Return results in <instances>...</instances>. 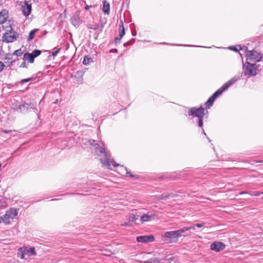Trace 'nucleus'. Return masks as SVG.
<instances>
[{
	"label": "nucleus",
	"mask_w": 263,
	"mask_h": 263,
	"mask_svg": "<svg viewBox=\"0 0 263 263\" xmlns=\"http://www.w3.org/2000/svg\"><path fill=\"white\" fill-rule=\"evenodd\" d=\"M88 143L90 145L94 146L95 153L100 157V160L104 166L110 168L111 163L114 167L119 165L115 161L111 162L110 160V154L105 149L102 142L99 143L96 140L90 139L88 140Z\"/></svg>",
	"instance_id": "f257e3e1"
},
{
	"label": "nucleus",
	"mask_w": 263,
	"mask_h": 263,
	"mask_svg": "<svg viewBox=\"0 0 263 263\" xmlns=\"http://www.w3.org/2000/svg\"><path fill=\"white\" fill-rule=\"evenodd\" d=\"M240 79L239 76H235L225 83L220 88L217 89L212 96L215 100L219 97L222 93L227 90L231 85L235 84L238 80Z\"/></svg>",
	"instance_id": "f03ea898"
},
{
	"label": "nucleus",
	"mask_w": 263,
	"mask_h": 263,
	"mask_svg": "<svg viewBox=\"0 0 263 263\" xmlns=\"http://www.w3.org/2000/svg\"><path fill=\"white\" fill-rule=\"evenodd\" d=\"M243 72L242 75L250 78L255 76L257 74L258 68L256 64H251L248 62H246L242 66Z\"/></svg>",
	"instance_id": "7ed1b4c3"
},
{
	"label": "nucleus",
	"mask_w": 263,
	"mask_h": 263,
	"mask_svg": "<svg viewBox=\"0 0 263 263\" xmlns=\"http://www.w3.org/2000/svg\"><path fill=\"white\" fill-rule=\"evenodd\" d=\"M18 37V33L14 31L11 27L10 26L9 30H7L4 34L2 41L6 43H10L16 41Z\"/></svg>",
	"instance_id": "20e7f679"
},
{
	"label": "nucleus",
	"mask_w": 263,
	"mask_h": 263,
	"mask_svg": "<svg viewBox=\"0 0 263 263\" xmlns=\"http://www.w3.org/2000/svg\"><path fill=\"white\" fill-rule=\"evenodd\" d=\"M185 237L186 235H178L176 231L166 232L163 235L165 241L169 243H176L180 237Z\"/></svg>",
	"instance_id": "39448f33"
},
{
	"label": "nucleus",
	"mask_w": 263,
	"mask_h": 263,
	"mask_svg": "<svg viewBox=\"0 0 263 263\" xmlns=\"http://www.w3.org/2000/svg\"><path fill=\"white\" fill-rule=\"evenodd\" d=\"M246 49L247 60H250L254 62L263 61V56L260 53L254 50H248L247 47H246Z\"/></svg>",
	"instance_id": "423d86ee"
},
{
	"label": "nucleus",
	"mask_w": 263,
	"mask_h": 263,
	"mask_svg": "<svg viewBox=\"0 0 263 263\" xmlns=\"http://www.w3.org/2000/svg\"><path fill=\"white\" fill-rule=\"evenodd\" d=\"M18 214V211L16 209L14 208H11L7 210L3 216L4 219V223L5 224L10 223V219H14L16 218Z\"/></svg>",
	"instance_id": "0eeeda50"
},
{
	"label": "nucleus",
	"mask_w": 263,
	"mask_h": 263,
	"mask_svg": "<svg viewBox=\"0 0 263 263\" xmlns=\"http://www.w3.org/2000/svg\"><path fill=\"white\" fill-rule=\"evenodd\" d=\"M205 109L202 106L199 107H191L189 109L188 115L192 117H199L201 116H204Z\"/></svg>",
	"instance_id": "6e6552de"
},
{
	"label": "nucleus",
	"mask_w": 263,
	"mask_h": 263,
	"mask_svg": "<svg viewBox=\"0 0 263 263\" xmlns=\"http://www.w3.org/2000/svg\"><path fill=\"white\" fill-rule=\"evenodd\" d=\"M18 109L20 110L21 112L25 113L28 111H30L32 110L36 114L37 117H39V115L37 113V109L34 107V105L32 103H27L26 102H23L21 104L19 105Z\"/></svg>",
	"instance_id": "1a4fd4ad"
},
{
	"label": "nucleus",
	"mask_w": 263,
	"mask_h": 263,
	"mask_svg": "<svg viewBox=\"0 0 263 263\" xmlns=\"http://www.w3.org/2000/svg\"><path fill=\"white\" fill-rule=\"evenodd\" d=\"M21 10L24 16L28 17L32 11V5L30 2L25 1L24 2V5L21 7Z\"/></svg>",
	"instance_id": "9d476101"
},
{
	"label": "nucleus",
	"mask_w": 263,
	"mask_h": 263,
	"mask_svg": "<svg viewBox=\"0 0 263 263\" xmlns=\"http://www.w3.org/2000/svg\"><path fill=\"white\" fill-rule=\"evenodd\" d=\"M17 256L22 259H27L30 255L28 254L27 247H23L18 249Z\"/></svg>",
	"instance_id": "9b49d317"
},
{
	"label": "nucleus",
	"mask_w": 263,
	"mask_h": 263,
	"mask_svg": "<svg viewBox=\"0 0 263 263\" xmlns=\"http://www.w3.org/2000/svg\"><path fill=\"white\" fill-rule=\"evenodd\" d=\"M136 240L138 242L147 243L153 242L155 240V237L153 235H141L136 237Z\"/></svg>",
	"instance_id": "f8f14e48"
},
{
	"label": "nucleus",
	"mask_w": 263,
	"mask_h": 263,
	"mask_svg": "<svg viewBox=\"0 0 263 263\" xmlns=\"http://www.w3.org/2000/svg\"><path fill=\"white\" fill-rule=\"evenodd\" d=\"M226 247V245L223 242L220 241H214L211 245V249L216 252H220L223 250Z\"/></svg>",
	"instance_id": "ddd939ff"
},
{
	"label": "nucleus",
	"mask_w": 263,
	"mask_h": 263,
	"mask_svg": "<svg viewBox=\"0 0 263 263\" xmlns=\"http://www.w3.org/2000/svg\"><path fill=\"white\" fill-rule=\"evenodd\" d=\"M155 216V214H149V213L144 214L140 217L141 222L144 223L149 221L152 218H154Z\"/></svg>",
	"instance_id": "4468645a"
},
{
	"label": "nucleus",
	"mask_w": 263,
	"mask_h": 263,
	"mask_svg": "<svg viewBox=\"0 0 263 263\" xmlns=\"http://www.w3.org/2000/svg\"><path fill=\"white\" fill-rule=\"evenodd\" d=\"M8 18V11L6 9H3L0 12V25H2Z\"/></svg>",
	"instance_id": "2eb2a0df"
},
{
	"label": "nucleus",
	"mask_w": 263,
	"mask_h": 263,
	"mask_svg": "<svg viewBox=\"0 0 263 263\" xmlns=\"http://www.w3.org/2000/svg\"><path fill=\"white\" fill-rule=\"evenodd\" d=\"M71 24L75 27H78L81 24V21L78 15H74L71 18Z\"/></svg>",
	"instance_id": "dca6fc26"
},
{
	"label": "nucleus",
	"mask_w": 263,
	"mask_h": 263,
	"mask_svg": "<svg viewBox=\"0 0 263 263\" xmlns=\"http://www.w3.org/2000/svg\"><path fill=\"white\" fill-rule=\"evenodd\" d=\"M34 58L31 53L26 52L24 54L23 60H27L29 63H33L34 61Z\"/></svg>",
	"instance_id": "f3484780"
},
{
	"label": "nucleus",
	"mask_w": 263,
	"mask_h": 263,
	"mask_svg": "<svg viewBox=\"0 0 263 263\" xmlns=\"http://www.w3.org/2000/svg\"><path fill=\"white\" fill-rule=\"evenodd\" d=\"M84 72L82 70H79L77 72L74 77L77 79V82L78 83H82L83 82V77Z\"/></svg>",
	"instance_id": "a211bd4d"
},
{
	"label": "nucleus",
	"mask_w": 263,
	"mask_h": 263,
	"mask_svg": "<svg viewBox=\"0 0 263 263\" xmlns=\"http://www.w3.org/2000/svg\"><path fill=\"white\" fill-rule=\"evenodd\" d=\"M102 11L106 14H109L110 13V5L105 1L103 2Z\"/></svg>",
	"instance_id": "6ab92c4d"
},
{
	"label": "nucleus",
	"mask_w": 263,
	"mask_h": 263,
	"mask_svg": "<svg viewBox=\"0 0 263 263\" xmlns=\"http://www.w3.org/2000/svg\"><path fill=\"white\" fill-rule=\"evenodd\" d=\"M176 195L174 193H170V194H166V193H163L158 197V199L161 200H166L170 197H176Z\"/></svg>",
	"instance_id": "aec40b11"
},
{
	"label": "nucleus",
	"mask_w": 263,
	"mask_h": 263,
	"mask_svg": "<svg viewBox=\"0 0 263 263\" xmlns=\"http://www.w3.org/2000/svg\"><path fill=\"white\" fill-rule=\"evenodd\" d=\"M215 101V99L213 98V97L211 96L205 103V107L209 109L211 106L213 105Z\"/></svg>",
	"instance_id": "412c9836"
},
{
	"label": "nucleus",
	"mask_w": 263,
	"mask_h": 263,
	"mask_svg": "<svg viewBox=\"0 0 263 263\" xmlns=\"http://www.w3.org/2000/svg\"><path fill=\"white\" fill-rule=\"evenodd\" d=\"M39 30V29H34L31 30L29 33V35L28 36L27 40L30 41L32 40L35 36L36 33Z\"/></svg>",
	"instance_id": "4be33fe9"
},
{
	"label": "nucleus",
	"mask_w": 263,
	"mask_h": 263,
	"mask_svg": "<svg viewBox=\"0 0 263 263\" xmlns=\"http://www.w3.org/2000/svg\"><path fill=\"white\" fill-rule=\"evenodd\" d=\"M128 220L129 223L132 224L133 223H135L138 220V218L136 217L134 214H131L129 215Z\"/></svg>",
	"instance_id": "5701e85b"
},
{
	"label": "nucleus",
	"mask_w": 263,
	"mask_h": 263,
	"mask_svg": "<svg viewBox=\"0 0 263 263\" xmlns=\"http://www.w3.org/2000/svg\"><path fill=\"white\" fill-rule=\"evenodd\" d=\"M125 170L126 171V176L131 177V178H135L136 179H139L140 177L139 175H133L130 171H128L127 168L126 167H125Z\"/></svg>",
	"instance_id": "b1692460"
},
{
	"label": "nucleus",
	"mask_w": 263,
	"mask_h": 263,
	"mask_svg": "<svg viewBox=\"0 0 263 263\" xmlns=\"http://www.w3.org/2000/svg\"><path fill=\"white\" fill-rule=\"evenodd\" d=\"M229 49L235 52L239 51L242 49L241 46L240 45H236L234 46H231L229 47Z\"/></svg>",
	"instance_id": "393cba45"
},
{
	"label": "nucleus",
	"mask_w": 263,
	"mask_h": 263,
	"mask_svg": "<svg viewBox=\"0 0 263 263\" xmlns=\"http://www.w3.org/2000/svg\"><path fill=\"white\" fill-rule=\"evenodd\" d=\"M204 116H201L197 118V125L200 128H202L203 125V119Z\"/></svg>",
	"instance_id": "a878e982"
},
{
	"label": "nucleus",
	"mask_w": 263,
	"mask_h": 263,
	"mask_svg": "<svg viewBox=\"0 0 263 263\" xmlns=\"http://www.w3.org/2000/svg\"><path fill=\"white\" fill-rule=\"evenodd\" d=\"M189 231L188 227H184L181 229L176 230L178 235H182L181 233H184L185 232Z\"/></svg>",
	"instance_id": "bb28decb"
},
{
	"label": "nucleus",
	"mask_w": 263,
	"mask_h": 263,
	"mask_svg": "<svg viewBox=\"0 0 263 263\" xmlns=\"http://www.w3.org/2000/svg\"><path fill=\"white\" fill-rule=\"evenodd\" d=\"M27 250H28V254H29L30 256L36 255V252H35L34 247H29V248L27 247Z\"/></svg>",
	"instance_id": "cd10ccee"
},
{
	"label": "nucleus",
	"mask_w": 263,
	"mask_h": 263,
	"mask_svg": "<svg viewBox=\"0 0 263 263\" xmlns=\"http://www.w3.org/2000/svg\"><path fill=\"white\" fill-rule=\"evenodd\" d=\"M92 61V60L91 58H89L87 56H85L84 58L82 63L84 65H87Z\"/></svg>",
	"instance_id": "c85d7f7f"
},
{
	"label": "nucleus",
	"mask_w": 263,
	"mask_h": 263,
	"mask_svg": "<svg viewBox=\"0 0 263 263\" xmlns=\"http://www.w3.org/2000/svg\"><path fill=\"white\" fill-rule=\"evenodd\" d=\"M42 51L39 49H35L31 53L32 54V55L34 57V58L37 57L39 56Z\"/></svg>",
	"instance_id": "c756f323"
},
{
	"label": "nucleus",
	"mask_w": 263,
	"mask_h": 263,
	"mask_svg": "<svg viewBox=\"0 0 263 263\" xmlns=\"http://www.w3.org/2000/svg\"><path fill=\"white\" fill-rule=\"evenodd\" d=\"M135 41H136V39L135 38H133L132 39H130L129 41H128V42L124 43L123 44V46H124V47H126L129 45H131L135 43Z\"/></svg>",
	"instance_id": "7c9ffc66"
},
{
	"label": "nucleus",
	"mask_w": 263,
	"mask_h": 263,
	"mask_svg": "<svg viewBox=\"0 0 263 263\" xmlns=\"http://www.w3.org/2000/svg\"><path fill=\"white\" fill-rule=\"evenodd\" d=\"M107 22V20L105 18L102 19L101 24H100V30L102 31L103 29L104 28L105 25Z\"/></svg>",
	"instance_id": "2f4dec72"
},
{
	"label": "nucleus",
	"mask_w": 263,
	"mask_h": 263,
	"mask_svg": "<svg viewBox=\"0 0 263 263\" xmlns=\"http://www.w3.org/2000/svg\"><path fill=\"white\" fill-rule=\"evenodd\" d=\"M54 49L55 50L52 53V56L54 58L55 57L57 54L60 52L61 48H54Z\"/></svg>",
	"instance_id": "473e14b6"
},
{
	"label": "nucleus",
	"mask_w": 263,
	"mask_h": 263,
	"mask_svg": "<svg viewBox=\"0 0 263 263\" xmlns=\"http://www.w3.org/2000/svg\"><path fill=\"white\" fill-rule=\"evenodd\" d=\"M33 80H34V78H32V77L27 78V79H22L20 81V83L22 84H23L25 83L28 82H30V81H32Z\"/></svg>",
	"instance_id": "72a5a7b5"
},
{
	"label": "nucleus",
	"mask_w": 263,
	"mask_h": 263,
	"mask_svg": "<svg viewBox=\"0 0 263 263\" xmlns=\"http://www.w3.org/2000/svg\"><path fill=\"white\" fill-rule=\"evenodd\" d=\"M23 54V52L21 49L16 50L13 53V55H16L17 57L21 56Z\"/></svg>",
	"instance_id": "f704fd0d"
},
{
	"label": "nucleus",
	"mask_w": 263,
	"mask_h": 263,
	"mask_svg": "<svg viewBox=\"0 0 263 263\" xmlns=\"http://www.w3.org/2000/svg\"><path fill=\"white\" fill-rule=\"evenodd\" d=\"M123 36H121L120 35H118V36L115 38L114 42L116 44H119Z\"/></svg>",
	"instance_id": "c9c22d12"
},
{
	"label": "nucleus",
	"mask_w": 263,
	"mask_h": 263,
	"mask_svg": "<svg viewBox=\"0 0 263 263\" xmlns=\"http://www.w3.org/2000/svg\"><path fill=\"white\" fill-rule=\"evenodd\" d=\"M144 263H160L159 261L156 259H151L148 261H146L144 262Z\"/></svg>",
	"instance_id": "e433bc0d"
},
{
	"label": "nucleus",
	"mask_w": 263,
	"mask_h": 263,
	"mask_svg": "<svg viewBox=\"0 0 263 263\" xmlns=\"http://www.w3.org/2000/svg\"><path fill=\"white\" fill-rule=\"evenodd\" d=\"M119 35H120L121 36H124V35H125V28H119Z\"/></svg>",
	"instance_id": "4c0bfd02"
},
{
	"label": "nucleus",
	"mask_w": 263,
	"mask_h": 263,
	"mask_svg": "<svg viewBox=\"0 0 263 263\" xmlns=\"http://www.w3.org/2000/svg\"><path fill=\"white\" fill-rule=\"evenodd\" d=\"M172 45L179 46L197 47V46H194V45H186V44H172ZM200 47L206 48V47H204V46H200Z\"/></svg>",
	"instance_id": "58836bf2"
},
{
	"label": "nucleus",
	"mask_w": 263,
	"mask_h": 263,
	"mask_svg": "<svg viewBox=\"0 0 263 263\" xmlns=\"http://www.w3.org/2000/svg\"><path fill=\"white\" fill-rule=\"evenodd\" d=\"M13 56V53H7L5 56V59L7 60H11L12 59Z\"/></svg>",
	"instance_id": "ea45409f"
},
{
	"label": "nucleus",
	"mask_w": 263,
	"mask_h": 263,
	"mask_svg": "<svg viewBox=\"0 0 263 263\" xmlns=\"http://www.w3.org/2000/svg\"><path fill=\"white\" fill-rule=\"evenodd\" d=\"M122 226L124 227H131L132 223H130L129 221L128 222H125L121 224Z\"/></svg>",
	"instance_id": "a19ab883"
},
{
	"label": "nucleus",
	"mask_w": 263,
	"mask_h": 263,
	"mask_svg": "<svg viewBox=\"0 0 263 263\" xmlns=\"http://www.w3.org/2000/svg\"><path fill=\"white\" fill-rule=\"evenodd\" d=\"M100 28V24H96L93 25V30H97L98 29Z\"/></svg>",
	"instance_id": "79ce46f5"
},
{
	"label": "nucleus",
	"mask_w": 263,
	"mask_h": 263,
	"mask_svg": "<svg viewBox=\"0 0 263 263\" xmlns=\"http://www.w3.org/2000/svg\"><path fill=\"white\" fill-rule=\"evenodd\" d=\"M124 28V24H123V21L122 20H120L119 28Z\"/></svg>",
	"instance_id": "37998d69"
},
{
	"label": "nucleus",
	"mask_w": 263,
	"mask_h": 263,
	"mask_svg": "<svg viewBox=\"0 0 263 263\" xmlns=\"http://www.w3.org/2000/svg\"><path fill=\"white\" fill-rule=\"evenodd\" d=\"M20 67H21V68H26V67H27V64H26L25 61H24L23 62H22L21 63V64L20 65Z\"/></svg>",
	"instance_id": "c03bdc74"
},
{
	"label": "nucleus",
	"mask_w": 263,
	"mask_h": 263,
	"mask_svg": "<svg viewBox=\"0 0 263 263\" xmlns=\"http://www.w3.org/2000/svg\"><path fill=\"white\" fill-rule=\"evenodd\" d=\"M4 66L5 65L4 63L0 61V72H1L3 70Z\"/></svg>",
	"instance_id": "a18cd8bd"
},
{
	"label": "nucleus",
	"mask_w": 263,
	"mask_h": 263,
	"mask_svg": "<svg viewBox=\"0 0 263 263\" xmlns=\"http://www.w3.org/2000/svg\"><path fill=\"white\" fill-rule=\"evenodd\" d=\"M195 226H196V227L200 228H202L204 226V223H196V224H195Z\"/></svg>",
	"instance_id": "49530a36"
},
{
	"label": "nucleus",
	"mask_w": 263,
	"mask_h": 263,
	"mask_svg": "<svg viewBox=\"0 0 263 263\" xmlns=\"http://www.w3.org/2000/svg\"><path fill=\"white\" fill-rule=\"evenodd\" d=\"M201 130H202V133L206 137V138L208 139L209 141L210 142L211 140H210V139L208 137L206 134H205L203 128V127L201 128Z\"/></svg>",
	"instance_id": "de8ad7c7"
},
{
	"label": "nucleus",
	"mask_w": 263,
	"mask_h": 263,
	"mask_svg": "<svg viewBox=\"0 0 263 263\" xmlns=\"http://www.w3.org/2000/svg\"><path fill=\"white\" fill-rule=\"evenodd\" d=\"M2 132L5 134H10L12 132L11 130L2 129Z\"/></svg>",
	"instance_id": "09e8293b"
},
{
	"label": "nucleus",
	"mask_w": 263,
	"mask_h": 263,
	"mask_svg": "<svg viewBox=\"0 0 263 263\" xmlns=\"http://www.w3.org/2000/svg\"><path fill=\"white\" fill-rule=\"evenodd\" d=\"M109 52H110V53H117L118 52V50L116 48L111 49L109 50Z\"/></svg>",
	"instance_id": "8fccbe9b"
},
{
	"label": "nucleus",
	"mask_w": 263,
	"mask_h": 263,
	"mask_svg": "<svg viewBox=\"0 0 263 263\" xmlns=\"http://www.w3.org/2000/svg\"><path fill=\"white\" fill-rule=\"evenodd\" d=\"M93 7V6L92 5L89 6V5H86L84 8H85V10H88L90 8H92Z\"/></svg>",
	"instance_id": "3c124183"
},
{
	"label": "nucleus",
	"mask_w": 263,
	"mask_h": 263,
	"mask_svg": "<svg viewBox=\"0 0 263 263\" xmlns=\"http://www.w3.org/2000/svg\"><path fill=\"white\" fill-rule=\"evenodd\" d=\"M195 228H196L195 224H194V225H193V226H192L188 227L189 230H195Z\"/></svg>",
	"instance_id": "603ef678"
},
{
	"label": "nucleus",
	"mask_w": 263,
	"mask_h": 263,
	"mask_svg": "<svg viewBox=\"0 0 263 263\" xmlns=\"http://www.w3.org/2000/svg\"><path fill=\"white\" fill-rule=\"evenodd\" d=\"M87 27L89 29H93V25H91V24H88L87 25Z\"/></svg>",
	"instance_id": "864d4df0"
},
{
	"label": "nucleus",
	"mask_w": 263,
	"mask_h": 263,
	"mask_svg": "<svg viewBox=\"0 0 263 263\" xmlns=\"http://www.w3.org/2000/svg\"><path fill=\"white\" fill-rule=\"evenodd\" d=\"M262 193H263V192H256L254 195L256 196H259V195H260L261 194L263 195Z\"/></svg>",
	"instance_id": "5fc2aeb1"
},
{
	"label": "nucleus",
	"mask_w": 263,
	"mask_h": 263,
	"mask_svg": "<svg viewBox=\"0 0 263 263\" xmlns=\"http://www.w3.org/2000/svg\"><path fill=\"white\" fill-rule=\"evenodd\" d=\"M136 34H137V32H136V30H135V31H132V35L133 36H136Z\"/></svg>",
	"instance_id": "6e6d98bb"
},
{
	"label": "nucleus",
	"mask_w": 263,
	"mask_h": 263,
	"mask_svg": "<svg viewBox=\"0 0 263 263\" xmlns=\"http://www.w3.org/2000/svg\"><path fill=\"white\" fill-rule=\"evenodd\" d=\"M2 222H4V219H3V216L0 217V223H2Z\"/></svg>",
	"instance_id": "4d7b16f0"
},
{
	"label": "nucleus",
	"mask_w": 263,
	"mask_h": 263,
	"mask_svg": "<svg viewBox=\"0 0 263 263\" xmlns=\"http://www.w3.org/2000/svg\"><path fill=\"white\" fill-rule=\"evenodd\" d=\"M162 44H167V43H166L165 42L162 43Z\"/></svg>",
	"instance_id": "13d9d810"
},
{
	"label": "nucleus",
	"mask_w": 263,
	"mask_h": 263,
	"mask_svg": "<svg viewBox=\"0 0 263 263\" xmlns=\"http://www.w3.org/2000/svg\"><path fill=\"white\" fill-rule=\"evenodd\" d=\"M57 200L56 199H52L51 200L53 201V200Z\"/></svg>",
	"instance_id": "bf43d9fd"
},
{
	"label": "nucleus",
	"mask_w": 263,
	"mask_h": 263,
	"mask_svg": "<svg viewBox=\"0 0 263 263\" xmlns=\"http://www.w3.org/2000/svg\"><path fill=\"white\" fill-rule=\"evenodd\" d=\"M58 100H57L56 101H55V102L54 103H56L57 102Z\"/></svg>",
	"instance_id": "052dcab7"
}]
</instances>
